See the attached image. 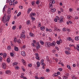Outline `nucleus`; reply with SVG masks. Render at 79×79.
<instances>
[{
	"label": "nucleus",
	"mask_w": 79,
	"mask_h": 79,
	"mask_svg": "<svg viewBox=\"0 0 79 79\" xmlns=\"http://www.w3.org/2000/svg\"><path fill=\"white\" fill-rule=\"evenodd\" d=\"M3 31V28H1L0 29V32H2Z\"/></svg>",
	"instance_id": "obj_59"
},
{
	"label": "nucleus",
	"mask_w": 79,
	"mask_h": 79,
	"mask_svg": "<svg viewBox=\"0 0 79 79\" xmlns=\"http://www.w3.org/2000/svg\"><path fill=\"white\" fill-rule=\"evenodd\" d=\"M27 24H28V25L30 24V21L29 20L27 21Z\"/></svg>",
	"instance_id": "obj_38"
},
{
	"label": "nucleus",
	"mask_w": 79,
	"mask_h": 79,
	"mask_svg": "<svg viewBox=\"0 0 79 79\" xmlns=\"http://www.w3.org/2000/svg\"><path fill=\"white\" fill-rule=\"evenodd\" d=\"M7 62L8 63H9L10 62V58H8L7 59Z\"/></svg>",
	"instance_id": "obj_33"
},
{
	"label": "nucleus",
	"mask_w": 79,
	"mask_h": 79,
	"mask_svg": "<svg viewBox=\"0 0 79 79\" xmlns=\"http://www.w3.org/2000/svg\"><path fill=\"white\" fill-rule=\"evenodd\" d=\"M64 22V17L61 16L60 17V21L59 23H63Z\"/></svg>",
	"instance_id": "obj_2"
},
{
	"label": "nucleus",
	"mask_w": 79,
	"mask_h": 79,
	"mask_svg": "<svg viewBox=\"0 0 79 79\" xmlns=\"http://www.w3.org/2000/svg\"><path fill=\"white\" fill-rule=\"evenodd\" d=\"M46 59L47 60V61H49V58H48V56H46Z\"/></svg>",
	"instance_id": "obj_46"
},
{
	"label": "nucleus",
	"mask_w": 79,
	"mask_h": 79,
	"mask_svg": "<svg viewBox=\"0 0 79 79\" xmlns=\"http://www.w3.org/2000/svg\"><path fill=\"white\" fill-rule=\"evenodd\" d=\"M21 55L23 56H26V53H25V52L24 51H22L21 52Z\"/></svg>",
	"instance_id": "obj_9"
},
{
	"label": "nucleus",
	"mask_w": 79,
	"mask_h": 79,
	"mask_svg": "<svg viewBox=\"0 0 79 79\" xmlns=\"http://www.w3.org/2000/svg\"><path fill=\"white\" fill-rule=\"evenodd\" d=\"M3 58H5L6 57V53H4L3 54Z\"/></svg>",
	"instance_id": "obj_23"
},
{
	"label": "nucleus",
	"mask_w": 79,
	"mask_h": 79,
	"mask_svg": "<svg viewBox=\"0 0 79 79\" xmlns=\"http://www.w3.org/2000/svg\"><path fill=\"white\" fill-rule=\"evenodd\" d=\"M35 3H36V4H37V5H39V3H40L39 1L37 0V1H36L35 2Z\"/></svg>",
	"instance_id": "obj_41"
},
{
	"label": "nucleus",
	"mask_w": 79,
	"mask_h": 79,
	"mask_svg": "<svg viewBox=\"0 0 79 79\" xmlns=\"http://www.w3.org/2000/svg\"><path fill=\"white\" fill-rule=\"evenodd\" d=\"M32 11V9L31 8H29L27 10V13L28 14H29L30 12Z\"/></svg>",
	"instance_id": "obj_14"
},
{
	"label": "nucleus",
	"mask_w": 79,
	"mask_h": 79,
	"mask_svg": "<svg viewBox=\"0 0 79 79\" xmlns=\"http://www.w3.org/2000/svg\"><path fill=\"white\" fill-rule=\"evenodd\" d=\"M20 77H21V78H23V79H27V78H26V77H24V76H23V75H21Z\"/></svg>",
	"instance_id": "obj_35"
},
{
	"label": "nucleus",
	"mask_w": 79,
	"mask_h": 79,
	"mask_svg": "<svg viewBox=\"0 0 79 79\" xmlns=\"http://www.w3.org/2000/svg\"><path fill=\"white\" fill-rule=\"evenodd\" d=\"M58 70L60 71H62L63 70V69H62V68H59L58 69Z\"/></svg>",
	"instance_id": "obj_50"
},
{
	"label": "nucleus",
	"mask_w": 79,
	"mask_h": 79,
	"mask_svg": "<svg viewBox=\"0 0 79 79\" xmlns=\"http://www.w3.org/2000/svg\"><path fill=\"white\" fill-rule=\"evenodd\" d=\"M77 50H78L79 52V45L78 44L77 46V47H76Z\"/></svg>",
	"instance_id": "obj_30"
},
{
	"label": "nucleus",
	"mask_w": 79,
	"mask_h": 79,
	"mask_svg": "<svg viewBox=\"0 0 79 79\" xmlns=\"http://www.w3.org/2000/svg\"><path fill=\"white\" fill-rule=\"evenodd\" d=\"M29 16L30 17H33L32 16H35V13H31L30 14Z\"/></svg>",
	"instance_id": "obj_7"
},
{
	"label": "nucleus",
	"mask_w": 79,
	"mask_h": 79,
	"mask_svg": "<svg viewBox=\"0 0 79 79\" xmlns=\"http://www.w3.org/2000/svg\"><path fill=\"white\" fill-rule=\"evenodd\" d=\"M66 30H67V29L66 28H64L62 29V31H63V32H65L66 31Z\"/></svg>",
	"instance_id": "obj_29"
},
{
	"label": "nucleus",
	"mask_w": 79,
	"mask_h": 79,
	"mask_svg": "<svg viewBox=\"0 0 79 79\" xmlns=\"http://www.w3.org/2000/svg\"><path fill=\"white\" fill-rule=\"evenodd\" d=\"M15 1V0H10L11 2H9V4L11 6L13 5V2H14Z\"/></svg>",
	"instance_id": "obj_11"
},
{
	"label": "nucleus",
	"mask_w": 79,
	"mask_h": 79,
	"mask_svg": "<svg viewBox=\"0 0 79 79\" xmlns=\"http://www.w3.org/2000/svg\"><path fill=\"white\" fill-rule=\"evenodd\" d=\"M3 59V58L2 56H0V62H2V60Z\"/></svg>",
	"instance_id": "obj_51"
},
{
	"label": "nucleus",
	"mask_w": 79,
	"mask_h": 79,
	"mask_svg": "<svg viewBox=\"0 0 79 79\" xmlns=\"http://www.w3.org/2000/svg\"><path fill=\"white\" fill-rule=\"evenodd\" d=\"M35 3V2H32V5H34Z\"/></svg>",
	"instance_id": "obj_62"
},
{
	"label": "nucleus",
	"mask_w": 79,
	"mask_h": 79,
	"mask_svg": "<svg viewBox=\"0 0 79 79\" xmlns=\"http://www.w3.org/2000/svg\"><path fill=\"white\" fill-rule=\"evenodd\" d=\"M15 28H16V26H14L12 27V29H13V30H15Z\"/></svg>",
	"instance_id": "obj_47"
},
{
	"label": "nucleus",
	"mask_w": 79,
	"mask_h": 79,
	"mask_svg": "<svg viewBox=\"0 0 79 79\" xmlns=\"http://www.w3.org/2000/svg\"><path fill=\"white\" fill-rule=\"evenodd\" d=\"M6 73L8 74H10V70H7L6 72Z\"/></svg>",
	"instance_id": "obj_32"
},
{
	"label": "nucleus",
	"mask_w": 79,
	"mask_h": 79,
	"mask_svg": "<svg viewBox=\"0 0 79 79\" xmlns=\"http://www.w3.org/2000/svg\"><path fill=\"white\" fill-rule=\"evenodd\" d=\"M22 63H23V64H24V65H25V64H26V62H25V61L24 59H22Z\"/></svg>",
	"instance_id": "obj_24"
},
{
	"label": "nucleus",
	"mask_w": 79,
	"mask_h": 79,
	"mask_svg": "<svg viewBox=\"0 0 79 79\" xmlns=\"http://www.w3.org/2000/svg\"><path fill=\"white\" fill-rule=\"evenodd\" d=\"M33 43H32V45L34 47L35 44H36V41L35 40H33Z\"/></svg>",
	"instance_id": "obj_12"
},
{
	"label": "nucleus",
	"mask_w": 79,
	"mask_h": 79,
	"mask_svg": "<svg viewBox=\"0 0 79 79\" xmlns=\"http://www.w3.org/2000/svg\"><path fill=\"white\" fill-rule=\"evenodd\" d=\"M44 60H42L41 61V65H42L43 66H45V64L44 63Z\"/></svg>",
	"instance_id": "obj_6"
},
{
	"label": "nucleus",
	"mask_w": 79,
	"mask_h": 79,
	"mask_svg": "<svg viewBox=\"0 0 79 79\" xmlns=\"http://www.w3.org/2000/svg\"><path fill=\"white\" fill-rule=\"evenodd\" d=\"M18 43L19 44V43H21V40H19L18 41H17Z\"/></svg>",
	"instance_id": "obj_63"
},
{
	"label": "nucleus",
	"mask_w": 79,
	"mask_h": 79,
	"mask_svg": "<svg viewBox=\"0 0 79 79\" xmlns=\"http://www.w3.org/2000/svg\"><path fill=\"white\" fill-rule=\"evenodd\" d=\"M56 43L57 45H60V42L59 41H57Z\"/></svg>",
	"instance_id": "obj_42"
},
{
	"label": "nucleus",
	"mask_w": 79,
	"mask_h": 79,
	"mask_svg": "<svg viewBox=\"0 0 79 79\" xmlns=\"http://www.w3.org/2000/svg\"><path fill=\"white\" fill-rule=\"evenodd\" d=\"M21 12H19L17 15V16H20V15H21Z\"/></svg>",
	"instance_id": "obj_39"
},
{
	"label": "nucleus",
	"mask_w": 79,
	"mask_h": 79,
	"mask_svg": "<svg viewBox=\"0 0 79 79\" xmlns=\"http://www.w3.org/2000/svg\"><path fill=\"white\" fill-rule=\"evenodd\" d=\"M49 40V41H52L53 40H52V39L50 37H49L48 38Z\"/></svg>",
	"instance_id": "obj_52"
},
{
	"label": "nucleus",
	"mask_w": 79,
	"mask_h": 79,
	"mask_svg": "<svg viewBox=\"0 0 79 79\" xmlns=\"http://www.w3.org/2000/svg\"><path fill=\"white\" fill-rule=\"evenodd\" d=\"M18 64V63L16 62H14L13 63V66H15V65H17Z\"/></svg>",
	"instance_id": "obj_27"
},
{
	"label": "nucleus",
	"mask_w": 79,
	"mask_h": 79,
	"mask_svg": "<svg viewBox=\"0 0 79 79\" xmlns=\"http://www.w3.org/2000/svg\"><path fill=\"white\" fill-rule=\"evenodd\" d=\"M7 48L8 50H11V46H8Z\"/></svg>",
	"instance_id": "obj_26"
},
{
	"label": "nucleus",
	"mask_w": 79,
	"mask_h": 79,
	"mask_svg": "<svg viewBox=\"0 0 79 79\" xmlns=\"http://www.w3.org/2000/svg\"><path fill=\"white\" fill-rule=\"evenodd\" d=\"M40 43L41 45H44V41H42V40L40 41Z\"/></svg>",
	"instance_id": "obj_19"
},
{
	"label": "nucleus",
	"mask_w": 79,
	"mask_h": 79,
	"mask_svg": "<svg viewBox=\"0 0 79 79\" xmlns=\"http://www.w3.org/2000/svg\"><path fill=\"white\" fill-rule=\"evenodd\" d=\"M22 48L23 49L26 48V45H23V46H22Z\"/></svg>",
	"instance_id": "obj_58"
},
{
	"label": "nucleus",
	"mask_w": 79,
	"mask_h": 79,
	"mask_svg": "<svg viewBox=\"0 0 79 79\" xmlns=\"http://www.w3.org/2000/svg\"><path fill=\"white\" fill-rule=\"evenodd\" d=\"M39 79H44L45 78H44V77H40V78H39Z\"/></svg>",
	"instance_id": "obj_64"
},
{
	"label": "nucleus",
	"mask_w": 79,
	"mask_h": 79,
	"mask_svg": "<svg viewBox=\"0 0 79 79\" xmlns=\"http://www.w3.org/2000/svg\"><path fill=\"white\" fill-rule=\"evenodd\" d=\"M2 66L3 69H5L6 68V65L5 63H3L2 64Z\"/></svg>",
	"instance_id": "obj_5"
},
{
	"label": "nucleus",
	"mask_w": 79,
	"mask_h": 79,
	"mask_svg": "<svg viewBox=\"0 0 79 79\" xmlns=\"http://www.w3.org/2000/svg\"><path fill=\"white\" fill-rule=\"evenodd\" d=\"M22 33L23 34H25V31H24V30H22Z\"/></svg>",
	"instance_id": "obj_56"
},
{
	"label": "nucleus",
	"mask_w": 79,
	"mask_h": 79,
	"mask_svg": "<svg viewBox=\"0 0 79 79\" xmlns=\"http://www.w3.org/2000/svg\"><path fill=\"white\" fill-rule=\"evenodd\" d=\"M45 45H46L47 47H49L51 46V43L50 42H46L45 43Z\"/></svg>",
	"instance_id": "obj_3"
},
{
	"label": "nucleus",
	"mask_w": 79,
	"mask_h": 79,
	"mask_svg": "<svg viewBox=\"0 0 79 79\" xmlns=\"http://www.w3.org/2000/svg\"><path fill=\"white\" fill-rule=\"evenodd\" d=\"M10 55L11 56H14V54L12 52H10Z\"/></svg>",
	"instance_id": "obj_36"
},
{
	"label": "nucleus",
	"mask_w": 79,
	"mask_h": 79,
	"mask_svg": "<svg viewBox=\"0 0 79 79\" xmlns=\"http://www.w3.org/2000/svg\"><path fill=\"white\" fill-rule=\"evenodd\" d=\"M63 78L64 79H68V77L66 76H64Z\"/></svg>",
	"instance_id": "obj_44"
},
{
	"label": "nucleus",
	"mask_w": 79,
	"mask_h": 79,
	"mask_svg": "<svg viewBox=\"0 0 79 79\" xmlns=\"http://www.w3.org/2000/svg\"><path fill=\"white\" fill-rule=\"evenodd\" d=\"M56 18L57 19H58V20H60V18L58 17V16H56Z\"/></svg>",
	"instance_id": "obj_53"
},
{
	"label": "nucleus",
	"mask_w": 79,
	"mask_h": 79,
	"mask_svg": "<svg viewBox=\"0 0 79 79\" xmlns=\"http://www.w3.org/2000/svg\"><path fill=\"white\" fill-rule=\"evenodd\" d=\"M55 77H56V76H58V75L57 74V73H56L54 74L53 75Z\"/></svg>",
	"instance_id": "obj_45"
},
{
	"label": "nucleus",
	"mask_w": 79,
	"mask_h": 79,
	"mask_svg": "<svg viewBox=\"0 0 79 79\" xmlns=\"http://www.w3.org/2000/svg\"><path fill=\"white\" fill-rule=\"evenodd\" d=\"M28 67H31L32 66V65H31V64H28Z\"/></svg>",
	"instance_id": "obj_57"
},
{
	"label": "nucleus",
	"mask_w": 79,
	"mask_h": 79,
	"mask_svg": "<svg viewBox=\"0 0 79 79\" xmlns=\"http://www.w3.org/2000/svg\"><path fill=\"white\" fill-rule=\"evenodd\" d=\"M67 67L68 69H71V67H70V66H69V65H67Z\"/></svg>",
	"instance_id": "obj_48"
},
{
	"label": "nucleus",
	"mask_w": 79,
	"mask_h": 79,
	"mask_svg": "<svg viewBox=\"0 0 79 79\" xmlns=\"http://www.w3.org/2000/svg\"><path fill=\"white\" fill-rule=\"evenodd\" d=\"M35 58L38 60H40V57L39 56H36Z\"/></svg>",
	"instance_id": "obj_28"
},
{
	"label": "nucleus",
	"mask_w": 79,
	"mask_h": 79,
	"mask_svg": "<svg viewBox=\"0 0 79 79\" xmlns=\"http://www.w3.org/2000/svg\"><path fill=\"white\" fill-rule=\"evenodd\" d=\"M11 17V15L8 16V17L6 20V17H3L2 18V21L3 23H5L6 22H9V20L10 19V18Z\"/></svg>",
	"instance_id": "obj_1"
},
{
	"label": "nucleus",
	"mask_w": 79,
	"mask_h": 79,
	"mask_svg": "<svg viewBox=\"0 0 79 79\" xmlns=\"http://www.w3.org/2000/svg\"><path fill=\"white\" fill-rule=\"evenodd\" d=\"M45 27L44 26H42L41 27H40V29L41 31H44L45 29Z\"/></svg>",
	"instance_id": "obj_15"
},
{
	"label": "nucleus",
	"mask_w": 79,
	"mask_h": 79,
	"mask_svg": "<svg viewBox=\"0 0 79 79\" xmlns=\"http://www.w3.org/2000/svg\"><path fill=\"white\" fill-rule=\"evenodd\" d=\"M58 30V28L57 27H55L54 28V31L55 32H56Z\"/></svg>",
	"instance_id": "obj_37"
},
{
	"label": "nucleus",
	"mask_w": 79,
	"mask_h": 79,
	"mask_svg": "<svg viewBox=\"0 0 79 79\" xmlns=\"http://www.w3.org/2000/svg\"><path fill=\"white\" fill-rule=\"evenodd\" d=\"M65 53L67 55H69V54H70V52L68 51H65Z\"/></svg>",
	"instance_id": "obj_22"
},
{
	"label": "nucleus",
	"mask_w": 79,
	"mask_h": 79,
	"mask_svg": "<svg viewBox=\"0 0 79 79\" xmlns=\"http://www.w3.org/2000/svg\"><path fill=\"white\" fill-rule=\"evenodd\" d=\"M17 3H18V2L16 1L15 2H14L13 4L14 5H15V4H17Z\"/></svg>",
	"instance_id": "obj_54"
},
{
	"label": "nucleus",
	"mask_w": 79,
	"mask_h": 79,
	"mask_svg": "<svg viewBox=\"0 0 79 79\" xmlns=\"http://www.w3.org/2000/svg\"><path fill=\"white\" fill-rule=\"evenodd\" d=\"M21 36L22 38H23V39H25V38H26V36H25V35H24V34H22Z\"/></svg>",
	"instance_id": "obj_20"
},
{
	"label": "nucleus",
	"mask_w": 79,
	"mask_h": 79,
	"mask_svg": "<svg viewBox=\"0 0 79 79\" xmlns=\"http://www.w3.org/2000/svg\"><path fill=\"white\" fill-rule=\"evenodd\" d=\"M79 40V37L78 36H76V37H75V40Z\"/></svg>",
	"instance_id": "obj_31"
},
{
	"label": "nucleus",
	"mask_w": 79,
	"mask_h": 79,
	"mask_svg": "<svg viewBox=\"0 0 79 79\" xmlns=\"http://www.w3.org/2000/svg\"><path fill=\"white\" fill-rule=\"evenodd\" d=\"M31 17V19L32 21H35V18L33 17Z\"/></svg>",
	"instance_id": "obj_34"
},
{
	"label": "nucleus",
	"mask_w": 79,
	"mask_h": 79,
	"mask_svg": "<svg viewBox=\"0 0 79 79\" xmlns=\"http://www.w3.org/2000/svg\"><path fill=\"white\" fill-rule=\"evenodd\" d=\"M36 64L37 65V67H39V66H40V62H39V61L37 62Z\"/></svg>",
	"instance_id": "obj_25"
},
{
	"label": "nucleus",
	"mask_w": 79,
	"mask_h": 79,
	"mask_svg": "<svg viewBox=\"0 0 79 79\" xmlns=\"http://www.w3.org/2000/svg\"><path fill=\"white\" fill-rule=\"evenodd\" d=\"M53 4L50 2L49 3V7L50 8H53Z\"/></svg>",
	"instance_id": "obj_10"
},
{
	"label": "nucleus",
	"mask_w": 79,
	"mask_h": 79,
	"mask_svg": "<svg viewBox=\"0 0 79 79\" xmlns=\"http://www.w3.org/2000/svg\"><path fill=\"white\" fill-rule=\"evenodd\" d=\"M57 75L58 76V75H60V72H57Z\"/></svg>",
	"instance_id": "obj_60"
},
{
	"label": "nucleus",
	"mask_w": 79,
	"mask_h": 79,
	"mask_svg": "<svg viewBox=\"0 0 79 79\" xmlns=\"http://www.w3.org/2000/svg\"><path fill=\"white\" fill-rule=\"evenodd\" d=\"M29 35L30 37H34L35 36L34 34L31 32H30Z\"/></svg>",
	"instance_id": "obj_13"
},
{
	"label": "nucleus",
	"mask_w": 79,
	"mask_h": 79,
	"mask_svg": "<svg viewBox=\"0 0 79 79\" xmlns=\"http://www.w3.org/2000/svg\"><path fill=\"white\" fill-rule=\"evenodd\" d=\"M36 50H39L40 48V45H39V42H37L36 43Z\"/></svg>",
	"instance_id": "obj_4"
},
{
	"label": "nucleus",
	"mask_w": 79,
	"mask_h": 79,
	"mask_svg": "<svg viewBox=\"0 0 79 79\" xmlns=\"http://www.w3.org/2000/svg\"><path fill=\"white\" fill-rule=\"evenodd\" d=\"M19 8H20V9H23V6H19Z\"/></svg>",
	"instance_id": "obj_61"
},
{
	"label": "nucleus",
	"mask_w": 79,
	"mask_h": 79,
	"mask_svg": "<svg viewBox=\"0 0 79 79\" xmlns=\"http://www.w3.org/2000/svg\"><path fill=\"white\" fill-rule=\"evenodd\" d=\"M15 69H16L17 70H18V69H19V67H18V65H16L15 67Z\"/></svg>",
	"instance_id": "obj_21"
},
{
	"label": "nucleus",
	"mask_w": 79,
	"mask_h": 79,
	"mask_svg": "<svg viewBox=\"0 0 79 79\" xmlns=\"http://www.w3.org/2000/svg\"><path fill=\"white\" fill-rule=\"evenodd\" d=\"M38 26L39 27H41L42 26V25H41V23L40 22H39L38 23Z\"/></svg>",
	"instance_id": "obj_43"
},
{
	"label": "nucleus",
	"mask_w": 79,
	"mask_h": 79,
	"mask_svg": "<svg viewBox=\"0 0 79 79\" xmlns=\"http://www.w3.org/2000/svg\"><path fill=\"white\" fill-rule=\"evenodd\" d=\"M54 21L55 22H56L57 21H58V20H57V19L55 18L54 19Z\"/></svg>",
	"instance_id": "obj_55"
},
{
	"label": "nucleus",
	"mask_w": 79,
	"mask_h": 79,
	"mask_svg": "<svg viewBox=\"0 0 79 79\" xmlns=\"http://www.w3.org/2000/svg\"><path fill=\"white\" fill-rule=\"evenodd\" d=\"M56 9L53 8L51 9V12L53 13L54 12H55V11H56Z\"/></svg>",
	"instance_id": "obj_17"
},
{
	"label": "nucleus",
	"mask_w": 79,
	"mask_h": 79,
	"mask_svg": "<svg viewBox=\"0 0 79 79\" xmlns=\"http://www.w3.org/2000/svg\"><path fill=\"white\" fill-rule=\"evenodd\" d=\"M10 13H11V9L9 8L7 10V14H10Z\"/></svg>",
	"instance_id": "obj_16"
},
{
	"label": "nucleus",
	"mask_w": 79,
	"mask_h": 79,
	"mask_svg": "<svg viewBox=\"0 0 79 79\" xmlns=\"http://www.w3.org/2000/svg\"><path fill=\"white\" fill-rule=\"evenodd\" d=\"M56 44V42H55L53 41L52 43H51V46H55V45Z\"/></svg>",
	"instance_id": "obj_8"
},
{
	"label": "nucleus",
	"mask_w": 79,
	"mask_h": 79,
	"mask_svg": "<svg viewBox=\"0 0 79 79\" xmlns=\"http://www.w3.org/2000/svg\"><path fill=\"white\" fill-rule=\"evenodd\" d=\"M14 49L15 51H16V52H18L19 51V49H18V48L17 47H15L14 48Z\"/></svg>",
	"instance_id": "obj_18"
},
{
	"label": "nucleus",
	"mask_w": 79,
	"mask_h": 79,
	"mask_svg": "<svg viewBox=\"0 0 79 79\" xmlns=\"http://www.w3.org/2000/svg\"><path fill=\"white\" fill-rule=\"evenodd\" d=\"M67 18L69 19H71V16L69 15L68 16H67Z\"/></svg>",
	"instance_id": "obj_40"
},
{
	"label": "nucleus",
	"mask_w": 79,
	"mask_h": 79,
	"mask_svg": "<svg viewBox=\"0 0 79 79\" xmlns=\"http://www.w3.org/2000/svg\"><path fill=\"white\" fill-rule=\"evenodd\" d=\"M46 71L47 72V73H48L49 72H50V69H46Z\"/></svg>",
	"instance_id": "obj_49"
}]
</instances>
